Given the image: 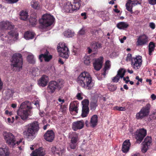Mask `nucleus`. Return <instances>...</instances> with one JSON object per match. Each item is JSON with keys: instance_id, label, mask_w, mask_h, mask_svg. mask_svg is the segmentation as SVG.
<instances>
[{"instance_id": "obj_24", "label": "nucleus", "mask_w": 156, "mask_h": 156, "mask_svg": "<svg viewBox=\"0 0 156 156\" xmlns=\"http://www.w3.org/2000/svg\"><path fill=\"white\" fill-rule=\"evenodd\" d=\"M34 35L33 32L28 31L24 33V37L26 40L32 39L34 38Z\"/></svg>"}, {"instance_id": "obj_32", "label": "nucleus", "mask_w": 156, "mask_h": 156, "mask_svg": "<svg viewBox=\"0 0 156 156\" xmlns=\"http://www.w3.org/2000/svg\"><path fill=\"white\" fill-rule=\"evenodd\" d=\"M89 112V108L88 106H83L81 116L83 117L87 116Z\"/></svg>"}, {"instance_id": "obj_60", "label": "nucleus", "mask_w": 156, "mask_h": 156, "mask_svg": "<svg viewBox=\"0 0 156 156\" xmlns=\"http://www.w3.org/2000/svg\"><path fill=\"white\" fill-rule=\"evenodd\" d=\"M3 85V83L2 82L1 78H0V90H1L2 88Z\"/></svg>"}, {"instance_id": "obj_55", "label": "nucleus", "mask_w": 156, "mask_h": 156, "mask_svg": "<svg viewBox=\"0 0 156 156\" xmlns=\"http://www.w3.org/2000/svg\"><path fill=\"white\" fill-rule=\"evenodd\" d=\"M149 3L151 5H154L156 4V0H148Z\"/></svg>"}, {"instance_id": "obj_8", "label": "nucleus", "mask_w": 156, "mask_h": 156, "mask_svg": "<svg viewBox=\"0 0 156 156\" xmlns=\"http://www.w3.org/2000/svg\"><path fill=\"white\" fill-rule=\"evenodd\" d=\"M57 47V50L59 56L62 58L67 59L69 57V51L68 47L64 43H60Z\"/></svg>"}, {"instance_id": "obj_6", "label": "nucleus", "mask_w": 156, "mask_h": 156, "mask_svg": "<svg viewBox=\"0 0 156 156\" xmlns=\"http://www.w3.org/2000/svg\"><path fill=\"white\" fill-rule=\"evenodd\" d=\"M54 21V17L49 14L44 15L39 20L40 24L43 27H46L51 26Z\"/></svg>"}, {"instance_id": "obj_17", "label": "nucleus", "mask_w": 156, "mask_h": 156, "mask_svg": "<svg viewBox=\"0 0 156 156\" xmlns=\"http://www.w3.org/2000/svg\"><path fill=\"white\" fill-rule=\"evenodd\" d=\"M48 77L46 75H43L38 81V84L42 87L46 86L48 82Z\"/></svg>"}, {"instance_id": "obj_49", "label": "nucleus", "mask_w": 156, "mask_h": 156, "mask_svg": "<svg viewBox=\"0 0 156 156\" xmlns=\"http://www.w3.org/2000/svg\"><path fill=\"white\" fill-rule=\"evenodd\" d=\"M67 109V106L65 105H61V109L63 113H65Z\"/></svg>"}, {"instance_id": "obj_22", "label": "nucleus", "mask_w": 156, "mask_h": 156, "mask_svg": "<svg viewBox=\"0 0 156 156\" xmlns=\"http://www.w3.org/2000/svg\"><path fill=\"white\" fill-rule=\"evenodd\" d=\"M130 143L129 140H127L124 141L122 144V151L124 153L127 152L129 150Z\"/></svg>"}, {"instance_id": "obj_47", "label": "nucleus", "mask_w": 156, "mask_h": 156, "mask_svg": "<svg viewBox=\"0 0 156 156\" xmlns=\"http://www.w3.org/2000/svg\"><path fill=\"white\" fill-rule=\"evenodd\" d=\"M89 101L87 99H84L82 101V103L83 105V106H88Z\"/></svg>"}, {"instance_id": "obj_53", "label": "nucleus", "mask_w": 156, "mask_h": 156, "mask_svg": "<svg viewBox=\"0 0 156 156\" xmlns=\"http://www.w3.org/2000/svg\"><path fill=\"white\" fill-rule=\"evenodd\" d=\"M115 109L117 110L120 111H124L125 110V108L124 107H122L116 106L115 107Z\"/></svg>"}, {"instance_id": "obj_52", "label": "nucleus", "mask_w": 156, "mask_h": 156, "mask_svg": "<svg viewBox=\"0 0 156 156\" xmlns=\"http://www.w3.org/2000/svg\"><path fill=\"white\" fill-rule=\"evenodd\" d=\"M40 53L41 54H45L46 53H49V52L47 49L43 48L41 50Z\"/></svg>"}, {"instance_id": "obj_36", "label": "nucleus", "mask_w": 156, "mask_h": 156, "mask_svg": "<svg viewBox=\"0 0 156 156\" xmlns=\"http://www.w3.org/2000/svg\"><path fill=\"white\" fill-rule=\"evenodd\" d=\"M73 127H84V122L83 120L74 122L73 123Z\"/></svg>"}, {"instance_id": "obj_48", "label": "nucleus", "mask_w": 156, "mask_h": 156, "mask_svg": "<svg viewBox=\"0 0 156 156\" xmlns=\"http://www.w3.org/2000/svg\"><path fill=\"white\" fill-rule=\"evenodd\" d=\"M132 55L130 53H128L127 56V57L126 58V60L127 61H132Z\"/></svg>"}, {"instance_id": "obj_3", "label": "nucleus", "mask_w": 156, "mask_h": 156, "mask_svg": "<svg viewBox=\"0 0 156 156\" xmlns=\"http://www.w3.org/2000/svg\"><path fill=\"white\" fill-rule=\"evenodd\" d=\"M14 26L12 23L7 21H2L0 22V29L3 30H10L8 32V34L11 37H12L14 35L16 37L18 36V34H16L15 32L13 30Z\"/></svg>"}, {"instance_id": "obj_13", "label": "nucleus", "mask_w": 156, "mask_h": 156, "mask_svg": "<svg viewBox=\"0 0 156 156\" xmlns=\"http://www.w3.org/2000/svg\"><path fill=\"white\" fill-rule=\"evenodd\" d=\"M142 62V57L140 56L132 58L131 62L132 66L135 69H138L140 67Z\"/></svg>"}, {"instance_id": "obj_61", "label": "nucleus", "mask_w": 156, "mask_h": 156, "mask_svg": "<svg viewBox=\"0 0 156 156\" xmlns=\"http://www.w3.org/2000/svg\"><path fill=\"white\" fill-rule=\"evenodd\" d=\"M136 79L138 80V81L142 82V79L140 78L138 76H137L136 77Z\"/></svg>"}, {"instance_id": "obj_1", "label": "nucleus", "mask_w": 156, "mask_h": 156, "mask_svg": "<svg viewBox=\"0 0 156 156\" xmlns=\"http://www.w3.org/2000/svg\"><path fill=\"white\" fill-rule=\"evenodd\" d=\"M32 108V107L29 106L28 101H25L23 102L17 112L18 115L20 116L21 118L16 116L15 120L16 122L20 124H23L24 121L27 120L29 116L31 115L30 110Z\"/></svg>"}, {"instance_id": "obj_12", "label": "nucleus", "mask_w": 156, "mask_h": 156, "mask_svg": "<svg viewBox=\"0 0 156 156\" xmlns=\"http://www.w3.org/2000/svg\"><path fill=\"white\" fill-rule=\"evenodd\" d=\"M148 37L145 34H141L137 37L136 42L137 46H144L147 44Z\"/></svg>"}, {"instance_id": "obj_20", "label": "nucleus", "mask_w": 156, "mask_h": 156, "mask_svg": "<svg viewBox=\"0 0 156 156\" xmlns=\"http://www.w3.org/2000/svg\"><path fill=\"white\" fill-rule=\"evenodd\" d=\"M62 10L64 12H73L72 4L69 2L65 3L64 4Z\"/></svg>"}, {"instance_id": "obj_9", "label": "nucleus", "mask_w": 156, "mask_h": 156, "mask_svg": "<svg viewBox=\"0 0 156 156\" xmlns=\"http://www.w3.org/2000/svg\"><path fill=\"white\" fill-rule=\"evenodd\" d=\"M151 107L150 104H147L145 106L142 108L139 112L137 113L136 115L137 119H141L144 117L148 115L149 112Z\"/></svg>"}, {"instance_id": "obj_39", "label": "nucleus", "mask_w": 156, "mask_h": 156, "mask_svg": "<svg viewBox=\"0 0 156 156\" xmlns=\"http://www.w3.org/2000/svg\"><path fill=\"white\" fill-rule=\"evenodd\" d=\"M102 47V44L98 42H95L92 44V48H93L95 50L101 48Z\"/></svg>"}, {"instance_id": "obj_42", "label": "nucleus", "mask_w": 156, "mask_h": 156, "mask_svg": "<svg viewBox=\"0 0 156 156\" xmlns=\"http://www.w3.org/2000/svg\"><path fill=\"white\" fill-rule=\"evenodd\" d=\"M84 64L87 65H89L90 63V59L89 56H86L84 58Z\"/></svg>"}, {"instance_id": "obj_26", "label": "nucleus", "mask_w": 156, "mask_h": 156, "mask_svg": "<svg viewBox=\"0 0 156 156\" xmlns=\"http://www.w3.org/2000/svg\"><path fill=\"white\" fill-rule=\"evenodd\" d=\"M110 67V61L109 60H107L105 62V67L103 69V72L102 74V75L104 76V77L105 76L106 74L108 73H106L107 70H109ZM107 73H108V72H107Z\"/></svg>"}, {"instance_id": "obj_34", "label": "nucleus", "mask_w": 156, "mask_h": 156, "mask_svg": "<svg viewBox=\"0 0 156 156\" xmlns=\"http://www.w3.org/2000/svg\"><path fill=\"white\" fill-rule=\"evenodd\" d=\"M31 5L32 8L35 9H39L40 5L38 1L36 0H33L30 3Z\"/></svg>"}, {"instance_id": "obj_51", "label": "nucleus", "mask_w": 156, "mask_h": 156, "mask_svg": "<svg viewBox=\"0 0 156 156\" xmlns=\"http://www.w3.org/2000/svg\"><path fill=\"white\" fill-rule=\"evenodd\" d=\"M19 0H6L9 4H13L17 2Z\"/></svg>"}, {"instance_id": "obj_50", "label": "nucleus", "mask_w": 156, "mask_h": 156, "mask_svg": "<svg viewBox=\"0 0 156 156\" xmlns=\"http://www.w3.org/2000/svg\"><path fill=\"white\" fill-rule=\"evenodd\" d=\"M119 76L116 75L113 78L112 80L114 82H117L119 80Z\"/></svg>"}, {"instance_id": "obj_25", "label": "nucleus", "mask_w": 156, "mask_h": 156, "mask_svg": "<svg viewBox=\"0 0 156 156\" xmlns=\"http://www.w3.org/2000/svg\"><path fill=\"white\" fill-rule=\"evenodd\" d=\"M69 137L71 139L70 141L72 142L77 143V142L79 140L78 134L75 132L73 133L72 135H70Z\"/></svg>"}, {"instance_id": "obj_15", "label": "nucleus", "mask_w": 156, "mask_h": 156, "mask_svg": "<svg viewBox=\"0 0 156 156\" xmlns=\"http://www.w3.org/2000/svg\"><path fill=\"white\" fill-rule=\"evenodd\" d=\"M103 58L101 56L98 58L95 59L93 63L94 69L97 71L99 70L101 68L103 62Z\"/></svg>"}, {"instance_id": "obj_10", "label": "nucleus", "mask_w": 156, "mask_h": 156, "mask_svg": "<svg viewBox=\"0 0 156 156\" xmlns=\"http://www.w3.org/2000/svg\"><path fill=\"white\" fill-rule=\"evenodd\" d=\"M39 127H28V129L23 132L24 137L29 141L33 140L35 137V133L39 130Z\"/></svg>"}, {"instance_id": "obj_58", "label": "nucleus", "mask_w": 156, "mask_h": 156, "mask_svg": "<svg viewBox=\"0 0 156 156\" xmlns=\"http://www.w3.org/2000/svg\"><path fill=\"white\" fill-rule=\"evenodd\" d=\"M83 127H72L73 129L76 131L78 129H81Z\"/></svg>"}, {"instance_id": "obj_64", "label": "nucleus", "mask_w": 156, "mask_h": 156, "mask_svg": "<svg viewBox=\"0 0 156 156\" xmlns=\"http://www.w3.org/2000/svg\"><path fill=\"white\" fill-rule=\"evenodd\" d=\"M58 101H59V102H61V104H62V103H63L64 101H65L64 99H62L61 98H59L58 99Z\"/></svg>"}, {"instance_id": "obj_41", "label": "nucleus", "mask_w": 156, "mask_h": 156, "mask_svg": "<svg viewBox=\"0 0 156 156\" xmlns=\"http://www.w3.org/2000/svg\"><path fill=\"white\" fill-rule=\"evenodd\" d=\"M27 59L30 63L34 64L35 62L34 56L32 55H28L27 57Z\"/></svg>"}, {"instance_id": "obj_28", "label": "nucleus", "mask_w": 156, "mask_h": 156, "mask_svg": "<svg viewBox=\"0 0 156 156\" xmlns=\"http://www.w3.org/2000/svg\"><path fill=\"white\" fill-rule=\"evenodd\" d=\"M9 154L8 148L5 147L4 148H0V155L5 156H8Z\"/></svg>"}, {"instance_id": "obj_40", "label": "nucleus", "mask_w": 156, "mask_h": 156, "mask_svg": "<svg viewBox=\"0 0 156 156\" xmlns=\"http://www.w3.org/2000/svg\"><path fill=\"white\" fill-rule=\"evenodd\" d=\"M125 72L126 71L122 69H120L119 70L117 75L120 77L122 78L123 77Z\"/></svg>"}, {"instance_id": "obj_2", "label": "nucleus", "mask_w": 156, "mask_h": 156, "mask_svg": "<svg viewBox=\"0 0 156 156\" xmlns=\"http://www.w3.org/2000/svg\"><path fill=\"white\" fill-rule=\"evenodd\" d=\"M78 84L85 89L90 90L94 86L92 78L90 73L84 71L81 73L77 79Z\"/></svg>"}, {"instance_id": "obj_54", "label": "nucleus", "mask_w": 156, "mask_h": 156, "mask_svg": "<svg viewBox=\"0 0 156 156\" xmlns=\"http://www.w3.org/2000/svg\"><path fill=\"white\" fill-rule=\"evenodd\" d=\"M77 98L79 100H81L83 99V97L81 96V94L80 93H78L76 95Z\"/></svg>"}, {"instance_id": "obj_27", "label": "nucleus", "mask_w": 156, "mask_h": 156, "mask_svg": "<svg viewBox=\"0 0 156 156\" xmlns=\"http://www.w3.org/2000/svg\"><path fill=\"white\" fill-rule=\"evenodd\" d=\"M129 26V25L125 22H120L117 24V27L120 29H125Z\"/></svg>"}, {"instance_id": "obj_11", "label": "nucleus", "mask_w": 156, "mask_h": 156, "mask_svg": "<svg viewBox=\"0 0 156 156\" xmlns=\"http://www.w3.org/2000/svg\"><path fill=\"white\" fill-rule=\"evenodd\" d=\"M147 134V130L144 128L140 129L136 132L135 138L137 142L140 143Z\"/></svg>"}, {"instance_id": "obj_23", "label": "nucleus", "mask_w": 156, "mask_h": 156, "mask_svg": "<svg viewBox=\"0 0 156 156\" xmlns=\"http://www.w3.org/2000/svg\"><path fill=\"white\" fill-rule=\"evenodd\" d=\"M98 123V116L97 115H93L91 118L90 124L91 127H95Z\"/></svg>"}, {"instance_id": "obj_5", "label": "nucleus", "mask_w": 156, "mask_h": 156, "mask_svg": "<svg viewBox=\"0 0 156 156\" xmlns=\"http://www.w3.org/2000/svg\"><path fill=\"white\" fill-rule=\"evenodd\" d=\"M3 136L6 143L10 147L13 148L16 144L19 145L22 142L21 140L19 141H16L15 136L11 133L4 132Z\"/></svg>"}, {"instance_id": "obj_37", "label": "nucleus", "mask_w": 156, "mask_h": 156, "mask_svg": "<svg viewBox=\"0 0 156 156\" xmlns=\"http://www.w3.org/2000/svg\"><path fill=\"white\" fill-rule=\"evenodd\" d=\"M81 5V3L79 2H74L72 4V9L73 12L79 9Z\"/></svg>"}, {"instance_id": "obj_46", "label": "nucleus", "mask_w": 156, "mask_h": 156, "mask_svg": "<svg viewBox=\"0 0 156 156\" xmlns=\"http://www.w3.org/2000/svg\"><path fill=\"white\" fill-rule=\"evenodd\" d=\"M86 30L84 27H82L79 31L78 34L80 35H83L85 34Z\"/></svg>"}, {"instance_id": "obj_59", "label": "nucleus", "mask_w": 156, "mask_h": 156, "mask_svg": "<svg viewBox=\"0 0 156 156\" xmlns=\"http://www.w3.org/2000/svg\"><path fill=\"white\" fill-rule=\"evenodd\" d=\"M81 15L82 16H84V19H87V16H86V13H85V12L82 13H81Z\"/></svg>"}, {"instance_id": "obj_31", "label": "nucleus", "mask_w": 156, "mask_h": 156, "mask_svg": "<svg viewBox=\"0 0 156 156\" xmlns=\"http://www.w3.org/2000/svg\"><path fill=\"white\" fill-rule=\"evenodd\" d=\"M20 18L23 20H26L28 16V13L26 11L22 10L20 13Z\"/></svg>"}, {"instance_id": "obj_57", "label": "nucleus", "mask_w": 156, "mask_h": 156, "mask_svg": "<svg viewBox=\"0 0 156 156\" xmlns=\"http://www.w3.org/2000/svg\"><path fill=\"white\" fill-rule=\"evenodd\" d=\"M57 148L56 147L53 146L51 148V151L52 153H54L57 151Z\"/></svg>"}, {"instance_id": "obj_30", "label": "nucleus", "mask_w": 156, "mask_h": 156, "mask_svg": "<svg viewBox=\"0 0 156 156\" xmlns=\"http://www.w3.org/2000/svg\"><path fill=\"white\" fill-rule=\"evenodd\" d=\"M98 100L96 99H93L90 103V107L91 110H94L98 106Z\"/></svg>"}, {"instance_id": "obj_62", "label": "nucleus", "mask_w": 156, "mask_h": 156, "mask_svg": "<svg viewBox=\"0 0 156 156\" xmlns=\"http://www.w3.org/2000/svg\"><path fill=\"white\" fill-rule=\"evenodd\" d=\"M126 37L125 36H124L122 38H121L120 39V41L121 43H123L124 42V41L126 40Z\"/></svg>"}, {"instance_id": "obj_18", "label": "nucleus", "mask_w": 156, "mask_h": 156, "mask_svg": "<svg viewBox=\"0 0 156 156\" xmlns=\"http://www.w3.org/2000/svg\"><path fill=\"white\" fill-rule=\"evenodd\" d=\"M79 105L76 102L71 103L69 106V110L70 113L73 115H75L78 112Z\"/></svg>"}, {"instance_id": "obj_14", "label": "nucleus", "mask_w": 156, "mask_h": 156, "mask_svg": "<svg viewBox=\"0 0 156 156\" xmlns=\"http://www.w3.org/2000/svg\"><path fill=\"white\" fill-rule=\"evenodd\" d=\"M152 138L151 136H147L144 139V141L142 143L143 147L142 151L145 153L148 149V146L151 145Z\"/></svg>"}, {"instance_id": "obj_38", "label": "nucleus", "mask_w": 156, "mask_h": 156, "mask_svg": "<svg viewBox=\"0 0 156 156\" xmlns=\"http://www.w3.org/2000/svg\"><path fill=\"white\" fill-rule=\"evenodd\" d=\"M74 34L73 32H72L71 30H68L65 31L63 33V34L64 36L66 37H72L74 35Z\"/></svg>"}, {"instance_id": "obj_19", "label": "nucleus", "mask_w": 156, "mask_h": 156, "mask_svg": "<svg viewBox=\"0 0 156 156\" xmlns=\"http://www.w3.org/2000/svg\"><path fill=\"white\" fill-rule=\"evenodd\" d=\"M45 154L43 148L40 147L33 151L30 155L31 156H44Z\"/></svg>"}, {"instance_id": "obj_44", "label": "nucleus", "mask_w": 156, "mask_h": 156, "mask_svg": "<svg viewBox=\"0 0 156 156\" xmlns=\"http://www.w3.org/2000/svg\"><path fill=\"white\" fill-rule=\"evenodd\" d=\"M28 127H39V123L37 121H34L28 125Z\"/></svg>"}, {"instance_id": "obj_63", "label": "nucleus", "mask_w": 156, "mask_h": 156, "mask_svg": "<svg viewBox=\"0 0 156 156\" xmlns=\"http://www.w3.org/2000/svg\"><path fill=\"white\" fill-rule=\"evenodd\" d=\"M151 98L153 100H155L156 99V96L153 94L151 95Z\"/></svg>"}, {"instance_id": "obj_45", "label": "nucleus", "mask_w": 156, "mask_h": 156, "mask_svg": "<svg viewBox=\"0 0 156 156\" xmlns=\"http://www.w3.org/2000/svg\"><path fill=\"white\" fill-rule=\"evenodd\" d=\"M77 145V143H75L70 141L69 144L70 147L71 149H75Z\"/></svg>"}, {"instance_id": "obj_56", "label": "nucleus", "mask_w": 156, "mask_h": 156, "mask_svg": "<svg viewBox=\"0 0 156 156\" xmlns=\"http://www.w3.org/2000/svg\"><path fill=\"white\" fill-rule=\"evenodd\" d=\"M149 26L152 29H154L155 28V25L154 23H150Z\"/></svg>"}, {"instance_id": "obj_35", "label": "nucleus", "mask_w": 156, "mask_h": 156, "mask_svg": "<svg viewBox=\"0 0 156 156\" xmlns=\"http://www.w3.org/2000/svg\"><path fill=\"white\" fill-rule=\"evenodd\" d=\"M33 14L31 15L29 19V20L30 24L32 26H34L37 24V21L36 19V16H34V17H33Z\"/></svg>"}, {"instance_id": "obj_7", "label": "nucleus", "mask_w": 156, "mask_h": 156, "mask_svg": "<svg viewBox=\"0 0 156 156\" xmlns=\"http://www.w3.org/2000/svg\"><path fill=\"white\" fill-rule=\"evenodd\" d=\"M63 84L62 80H58L57 82L51 81L49 83L47 87V92L50 94H53L57 88H60L62 87Z\"/></svg>"}, {"instance_id": "obj_4", "label": "nucleus", "mask_w": 156, "mask_h": 156, "mask_svg": "<svg viewBox=\"0 0 156 156\" xmlns=\"http://www.w3.org/2000/svg\"><path fill=\"white\" fill-rule=\"evenodd\" d=\"M11 62H12V66L18 68V71H20L22 69L23 63L21 54L18 53L14 54L12 57Z\"/></svg>"}, {"instance_id": "obj_33", "label": "nucleus", "mask_w": 156, "mask_h": 156, "mask_svg": "<svg viewBox=\"0 0 156 156\" xmlns=\"http://www.w3.org/2000/svg\"><path fill=\"white\" fill-rule=\"evenodd\" d=\"M155 47L154 43L152 42H151L148 46L149 54L150 55L152 54V52L154 51Z\"/></svg>"}, {"instance_id": "obj_16", "label": "nucleus", "mask_w": 156, "mask_h": 156, "mask_svg": "<svg viewBox=\"0 0 156 156\" xmlns=\"http://www.w3.org/2000/svg\"><path fill=\"white\" fill-rule=\"evenodd\" d=\"M44 139L49 142H51L54 138L55 135L52 130L48 131L44 136Z\"/></svg>"}, {"instance_id": "obj_21", "label": "nucleus", "mask_w": 156, "mask_h": 156, "mask_svg": "<svg viewBox=\"0 0 156 156\" xmlns=\"http://www.w3.org/2000/svg\"><path fill=\"white\" fill-rule=\"evenodd\" d=\"M49 53H46L45 54H41L39 56V59L41 62H43V58H44L45 62H49L52 58L51 55H49Z\"/></svg>"}, {"instance_id": "obj_43", "label": "nucleus", "mask_w": 156, "mask_h": 156, "mask_svg": "<svg viewBox=\"0 0 156 156\" xmlns=\"http://www.w3.org/2000/svg\"><path fill=\"white\" fill-rule=\"evenodd\" d=\"M108 87L109 90L111 91H115L117 88L116 86L115 85H109L108 86Z\"/></svg>"}, {"instance_id": "obj_29", "label": "nucleus", "mask_w": 156, "mask_h": 156, "mask_svg": "<svg viewBox=\"0 0 156 156\" xmlns=\"http://www.w3.org/2000/svg\"><path fill=\"white\" fill-rule=\"evenodd\" d=\"M133 5L132 4L130 0H128L126 4V9L130 13H133V12L132 10Z\"/></svg>"}]
</instances>
